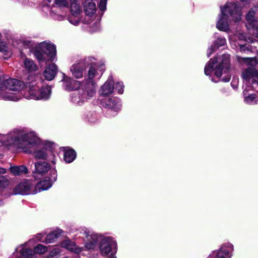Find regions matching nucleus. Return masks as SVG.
Here are the masks:
<instances>
[{
    "label": "nucleus",
    "instance_id": "obj_31",
    "mask_svg": "<svg viewBox=\"0 0 258 258\" xmlns=\"http://www.w3.org/2000/svg\"><path fill=\"white\" fill-rule=\"evenodd\" d=\"M33 251L34 253L43 254L47 251V247L42 244H39L35 247Z\"/></svg>",
    "mask_w": 258,
    "mask_h": 258
},
{
    "label": "nucleus",
    "instance_id": "obj_34",
    "mask_svg": "<svg viewBox=\"0 0 258 258\" xmlns=\"http://www.w3.org/2000/svg\"><path fill=\"white\" fill-rule=\"evenodd\" d=\"M226 44V39L223 37L218 38L214 42V46L215 47H219L225 45Z\"/></svg>",
    "mask_w": 258,
    "mask_h": 258
},
{
    "label": "nucleus",
    "instance_id": "obj_24",
    "mask_svg": "<svg viewBox=\"0 0 258 258\" xmlns=\"http://www.w3.org/2000/svg\"><path fill=\"white\" fill-rule=\"evenodd\" d=\"M62 245L63 247L76 253H79L82 251L81 247L77 246L74 242L70 240L65 241Z\"/></svg>",
    "mask_w": 258,
    "mask_h": 258
},
{
    "label": "nucleus",
    "instance_id": "obj_12",
    "mask_svg": "<svg viewBox=\"0 0 258 258\" xmlns=\"http://www.w3.org/2000/svg\"><path fill=\"white\" fill-rule=\"evenodd\" d=\"M80 233L86 238L85 247L88 249L94 248L99 240V235L86 228L81 229Z\"/></svg>",
    "mask_w": 258,
    "mask_h": 258
},
{
    "label": "nucleus",
    "instance_id": "obj_8",
    "mask_svg": "<svg viewBox=\"0 0 258 258\" xmlns=\"http://www.w3.org/2000/svg\"><path fill=\"white\" fill-rule=\"evenodd\" d=\"M90 57L77 61L70 68L72 76L76 79H81L86 68L90 63Z\"/></svg>",
    "mask_w": 258,
    "mask_h": 258
},
{
    "label": "nucleus",
    "instance_id": "obj_27",
    "mask_svg": "<svg viewBox=\"0 0 258 258\" xmlns=\"http://www.w3.org/2000/svg\"><path fill=\"white\" fill-rule=\"evenodd\" d=\"M62 232L61 230H57L49 233L46 237L45 242L46 243H51L53 242L58 237Z\"/></svg>",
    "mask_w": 258,
    "mask_h": 258
},
{
    "label": "nucleus",
    "instance_id": "obj_48",
    "mask_svg": "<svg viewBox=\"0 0 258 258\" xmlns=\"http://www.w3.org/2000/svg\"><path fill=\"white\" fill-rule=\"evenodd\" d=\"M17 258H22L21 256H17Z\"/></svg>",
    "mask_w": 258,
    "mask_h": 258
},
{
    "label": "nucleus",
    "instance_id": "obj_13",
    "mask_svg": "<svg viewBox=\"0 0 258 258\" xmlns=\"http://www.w3.org/2000/svg\"><path fill=\"white\" fill-rule=\"evenodd\" d=\"M50 168L49 164L46 162H37L35 163V170L33 172V177L36 180H39L49 172V176H50Z\"/></svg>",
    "mask_w": 258,
    "mask_h": 258
},
{
    "label": "nucleus",
    "instance_id": "obj_46",
    "mask_svg": "<svg viewBox=\"0 0 258 258\" xmlns=\"http://www.w3.org/2000/svg\"><path fill=\"white\" fill-rule=\"evenodd\" d=\"M51 162L53 165H54L55 164V162L54 160H53Z\"/></svg>",
    "mask_w": 258,
    "mask_h": 258
},
{
    "label": "nucleus",
    "instance_id": "obj_47",
    "mask_svg": "<svg viewBox=\"0 0 258 258\" xmlns=\"http://www.w3.org/2000/svg\"><path fill=\"white\" fill-rule=\"evenodd\" d=\"M60 18L59 19V20H61L62 19V17L61 16L59 17Z\"/></svg>",
    "mask_w": 258,
    "mask_h": 258
},
{
    "label": "nucleus",
    "instance_id": "obj_43",
    "mask_svg": "<svg viewBox=\"0 0 258 258\" xmlns=\"http://www.w3.org/2000/svg\"><path fill=\"white\" fill-rule=\"evenodd\" d=\"M8 98L13 101H17L18 100V99L16 98V96L14 95H9L8 96Z\"/></svg>",
    "mask_w": 258,
    "mask_h": 258
},
{
    "label": "nucleus",
    "instance_id": "obj_10",
    "mask_svg": "<svg viewBox=\"0 0 258 258\" xmlns=\"http://www.w3.org/2000/svg\"><path fill=\"white\" fill-rule=\"evenodd\" d=\"M24 86V83L20 80L8 78L7 76L0 77V89H9L13 91L21 90Z\"/></svg>",
    "mask_w": 258,
    "mask_h": 258
},
{
    "label": "nucleus",
    "instance_id": "obj_9",
    "mask_svg": "<svg viewBox=\"0 0 258 258\" xmlns=\"http://www.w3.org/2000/svg\"><path fill=\"white\" fill-rule=\"evenodd\" d=\"M99 248L102 255L106 256L110 253L113 255L117 251V243L112 238L106 237L101 240Z\"/></svg>",
    "mask_w": 258,
    "mask_h": 258
},
{
    "label": "nucleus",
    "instance_id": "obj_15",
    "mask_svg": "<svg viewBox=\"0 0 258 258\" xmlns=\"http://www.w3.org/2000/svg\"><path fill=\"white\" fill-rule=\"evenodd\" d=\"M257 10V7L251 8L246 16V19L247 29H252L253 30L252 34L258 37V21L254 18V15Z\"/></svg>",
    "mask_w": 258,
    "mask_h": 258
},
{
    "label": "nucleus",
    "instance_id": "obj_11",
    "mask_svg": "<svg viewBox=\"0 0 258 258\" xmlns=\"http://www.w3.org/2000/svg\"><path fill=\"white\" fill-rule=\"evenodd\" d=\"M57 171L55 168L50 170V176L46 177L44 180L38 182L35 185L38 192L47 190L51 187L52 183L57 180Z\"/></svg>",
    "mask_w": 258,
    "mask_h": 258
},
{
    "label": "nucleus",
    "instance_id": "obj_49",
    "mask_svg": "<svg viewBox=\"0 0 258 258\" xmlns=\"http://www.w3.org/2000/svg\"><path fill=\"white\" fill-rule=\"evenodd\" d=\"M242 2H245L246 1V0H241Z\"/></svg>",
    "mask_w": 258,
    "mask_h": 258
},
{
    "label": "nucleus",
    "instance_id": "obj_18",
    "mask_svg": "<svg viewBox=\"0 0 258 258\" xmlns=\"http://www.w3.org/2000/svg\"><path fill=\"white\" fill-rule=\"evenodd\" d=\"M101 104L103 107L110 109L115 112L119 111L121 106L120 100L115 97L102 99L101 101Z\"/></svg>",
    "mask_w": 258,
    "mask_h": 258
},
{
    "label": "nucleus",
    "instance_id": "obj_3",
    "mask_svg": "<svg viewBox=\"0 0 258 258\" xmlns=\"http://www.w3.org/2000/svg\"><path fill=\"white\" fill-rule=\"evenodd\" d=\"M221 15L216 24V27L220 31L229 30L228 21L238 22L241 18V9L237 4L228 2L223 8H221Z\"/></svg>",
    "mask_w": 258,
    "mask_h": 258
},
{
    "label": "nucleus",
    "instance_id": "obj_37",
    "mask_svg": "<svg viewBox=\"0 0 258 258\" xmlns=\"http://www.w3.org/2000/svg\"><path fill=\"white\" fill-rule=\"evenodd\" d=\"M124 86L122 82H117L116 84L115 89L117 90L119 94H122L123 92Z\"/></svg>",
    "mask_w": 258,
    "mask_h": 258
},
{
    "label": "nucleus",
    "instance_id": "obj_30",
    "mask_svg": "<svg viewBox=\"0 0 258 258\" xmlns=\"http://www.w3.org/2000/svg\"><path fill=\"white\" fill-rule=\"evenodd\" d=\"M244 101L249 104H255L257 103L258 98L255 94H251L244 97Z\"/></svg>",
    "mask_w": 258,
    "mask_h": 258
},
{
    "label": "nucleus",
    "instance_id": "obj_44",
    "mask_svg": "<svg viewBox=\"0 0 258 258\" xmlns=\"http://www.w3.org/2000/svg\"><path fill=\"white\" fill-rule=\"evenodd\" d=\"M6 172V170L5 168L0 167V174H4Z\"/></svg>",
    "mask_w": 258,
    "mask_h": 258
},
{
    "label": "nucleus",
    "instance_id": "obj_35",
    "mask_svg": "<svg viewBox=\"0 0 258 258\" xmlns=\"http://www.w3.org/2000/svg\"><path fill=\"white\" fill-rule=\"evenodd\" d=\"M9 184V181L4 176H0V187L5 188Z\"/></svg>",
    "mask_w": 258,
    "mask_h": 258
},
{
    "label": "nucleus",
    "instance_id": "obj_42",
    "mask_svg": "<svg viewBox=\"0 0 258 258\" xmlns=\"http://www.w3.org/2000/svg\"><path fill=\"white\" fill-rule=\"evenodd\" d=\"M240 51H245L246 50H249L248 46H247L245 45H241L240 46Z\"/></svg>",
    "mask_w": 258,
    "mask_h": 258
},
{
    "label": "nucleus",
    "instance_id": "obj_41",
    "mask_svg": "<svg viewBox=\"0 0 258 258\" xmlns=\"http://www.w3.org/2000/svg\"><path fill=\"white\" fill-rule=\"evenodd\" d=\"M214 51L215 47L213 45H211V47H210L207 50V56L210 57Z\"/></svg>",
    "mask_w": 258,
    "mask_h": 258
},
{
    "label": "nucleus",
    "instance_id": "obj_21",
    "mask_svg": "<svg viewBox=\"0 0 258 258\" xmlns=\"http://www.w3.org/2000/svg\"><path fill=\"white\" fill-rule=\"evenodd\" d=\"M57 67L54 63H52L47 66L44 72V76L45 79L48 81L53 80L57 73Z\"/></svg>",
    "mask_w": 258,
    "mask_h": 258
},
{
    "label": "nucleus",
    "instance_id": "obj_14",
    "mask_svg": "<svg viewBox=\"0 0 258 258\" xmlns=\"http://www.w3.org/2000/svg\"><path fill=\"white\" fill-rule=\"evenodd\" d=\"M241 77L244 82L252 85V87L254 85H258V72L255 68L249 67L244 70Z\"/></svg>",
    "mask_w": 258,
    "mask_h": 258
},
{
    "label": "nucleus",
    "instance_id": "obj_5",
    "mask_svg": "<svg viewBox=\"0 0 258 258\" xmlns=\"http://www.w3.org/2000/svg\"><path fill=\"white\" fill-rule=\"evenodd\" d=\"M51 94L50 87L41 88L37 82L36 77L30 75L26 83L24 96L27 99L34 100L48 99Z\"/></svg>",
    "mask_w": 258,
    "mask_h": 258
},
{
    "label": "nucleus",
    "instance_id": "obj_4",
    "mask_svg": "<svg viewBox=\"0 0 258 258\" xmlns=\"http://www.w3.org/2000/svg\"><path fill=\"white\" fill-rule=\"evenodd\" d=\"M230 58L229 55L224 54L217 57L215 60L210 59L206 63L204 72L206 75H209L212 71H214L215 75L217 77H220L223 74H226L225 77L222 78L223 82H229L231 76L228 73L229 69Z\"/></svg>",
    "mask_w": 258,
    "mask_h": 258
},
{
    "label": "nucleus",
    "instance_id": "obj_33",
    "mask_svg": "<svg viewBox=\"0 0 258 258\" xmlns=\"http://www.w3.org/2000/svg\"><path fill=\"white\" fill-rule=\"evenodd\" d=\"M55 5L58 8H62L68 7V2L66 0H54Z\"/></svg>",
    "mask_w": 258,
    "mask_h": 258
},
{
    "label": "nucleus",
    "instance_id": "obj_2",
    "mask_svg": "<svg viewBox=\"0 0 258 258\" xmlns=\"http://www.w3.org/2000/svg\"><path fill=\"white\" fill-rule=\"evenodd\" d=\"M89 57L91 59L90 63L87 67L89 70L84 80L83 81L82 89L86 92V96L82 97L83 99L89 97H93L95 96L97 88L95 80L100 78L105 69L104 64L96 62L93 57Z\"/></svg>",
    "mask_w": 258,
    "mask_h": 258
},
{
    "label": "nucleus",
    "instance_id": "obj_40",
    "mask_svg": "<svg viewBox=\"0 0 258 258\" xmlns=\"http://www.w3.org/2000/svg\"><path fill=\"white\" fill-rule=\"evenodd\" d=\"M69 21L71 23H72V24H73L74 25H77L79 23V19L76 18H74L73 19L72 18L70 17L69 19Z\"/></svg>",
    "mask_w": 258,
    "mask_h": 258
},
{
    "label": "nucleus",
    "instance_id": "obj_1",
    "mask_svg": "<svg viewBox=\"0 0 258 258\" xmlns=\"http://www.w3.org/2000/svg\"><path fill=\"white\" fill-rule=\"evenodd\" d=\"M6 145H16L24 152L32 154L38 159H45L47 156L45 148L42 147L40 139L33 132L27 133L23 128H15L6 137Z\"/></svg>",
    "mask_w": 258,
    "mask_h": 258
},
{
    "label": "nucleus",
    "instance_id": "obj_26",
    "mask_svg": "<svg viewBox=\"0 0 258 258\" xmlns=\"http://www.w3.org/2000/svg\"><path fill=\"white\" fill-rule=\"evenodd\" d=\"M237 59L240 62L251 67L255 66L258 63V60L255 57H242L237 56Z\"/></svg>",
    "mask_w": 258,
    "mask_h": 258
},
{
    "label": "nucleus",
    "instance_id": "obj_19",
    "mask_svg": "<svg viewBox=\"0 0 258 258\" xmlns=\"http://www.w3.org/2000/svg\"><path fill=\"white\" fill-rule=\"evenodd\" d=\"M114 88V81L112 76H110L100 88L99 93L101 96H107L113 93Z\"/></svg>",
    "mask_w": 258,
    "mask_h": 258
},
{
    "label": "nucleus",
    "instance_id": "obj_17",
    "mask_svg": "<svg viewBox=\"0 0 258 258\" xmlns=\"http://www.w3.org/2000/svg\"><path fill=\"white\" fill-rule=\"evenodd\" d=\"M35 189V185L28 180L20 183L16 187L17 193L20 195L36 194L37 193V190Z\"/></svg>",
    "mask_w": 258,
    "mask_h": 258
},
{
    "label": "nucleus",
    "instance_id": "obj_16",
    "mask_svg": "<svg viewBox=\"0 0 258 258\" xmlns=\"http://www.w3.org/2000/svg\"><path fill=\"white\" fill-rule=\"evenodd\" d=\"M233 250L232 244L227 243L221 245L220 248L213 251L207 258H230V252Z\"/></svg>",
    "mask_w": 258,
    "mask_h": 258
},
{
    "label": "nucleus",
    "instance_id": "obj_25",
    "mask_svg": "<svg viewBox=\"0 0 258 258\" xmlns=\"http://www.w3.org/2000/svg\"><path fill=\"white\" fill-rule=\"evenodd\" d=\"M11 172L15 176H18L28 172V169L25 165L11 166Z\"/></svg>",
    "mask_w": 258,
    "mask_h": 258
},
{
    "label": "nucleus",
    "instance_id": "obj_7",
    "mask_svg": "<svg viewBox=\"0 0 258 258\" xmlns=\"http://www.w3.org/2000/svg\"><path fill=\"white\" fill-rule=\"evenodd\" d=\"M33 53L40 62L53 61L56 54V47L52 44L43 42L36 47Z\"/></svg>",
    "mask_w": 258,
    "mask_h": 258
},
{
    "label": "nucleus",
    "instance_id": "obj_36",
    "mask_svg": "<svg viewBox=\"0 0 258 258\" xmlns=\"http://www.w3.org/2000/svg\"><path fill=\"white\" fill-rule=\"evenodd\" d=\"M107 0H100L99 4V8L101 11L104 12L106 9V4Z\"/></svg>",
    "mask_w": 258,
    "mask_h": 258
},
{
    "label": "nucleus",
    "instance_id": "obj_45",
    "mask_svg": "<svg viewBox=\"0 0 258 258\" xmlns=\"http://www.w3.org/2000/svg\"><path fill=\"white\" fill-rule=\"evenodd\" d=\"M51 253H52L51 255H52L53 254H57L58 253V251L57 249H54L52 251H51Z\"/></svg>",
    "mask_w": 258,
    "mask_h": 258
},
{
    "label": "nucleus",
    "instance_id": "obj_22",
    "mask_svg": "<svg viewBox=\"0 0 258 258\" xmlns=\"http://www.w3.org/2000/svg\"><path fill=\"white\" fill-rule=\"evenodd\" d=\"M84 9L87 15L92 16L96 12L95 3L92 0H86L84 3Z\"/></svg>",
    "mask_w": 258,
    "mask_h": 258
},
{
    "label": "nucleus",
    "instance_id": "obj_39",
    "mask_svg": "<svg viewBox=\"0 0 258 258\" xmlns=\"http://www.w3.org/2000/svg\"><path fill=\"white\" fill-rule=\"evenodd\" d=\"M95 115L96 114H87L86 118L88 119V121L90 122H94L96 117Z\"/></svg>",
    "mask_w": 258,
    "mask_h": 258
},
{
    "label": "nucleus",
    "instance_id": "obj_28",
    "mask_svg": "<svg viewBox=\"0 0 258 258\" xmlns=\"http://www.w3.org/2000/svg\"><path fill=\"white\" fill-rule=\"evenodd\" d=\"M71 11L73 16H77L81 12V7L76 0H70Z\"/></svg>",
    "mask_w": 258,
    "mask_h": 258
},
{
    "label": "nucleus",
    "instance_id": "obj_38",
    "mask_svg": "<svg viewBox=\"0 0 258 258\" xmlns=\"http://www.w3.org/2000/svg\"><path fill=\"white\" fill-rule=\"evenodd\" d=\"M8 50V46L5 41L0 40V52H6Z\"/></svg>",
    "mask_w": 258,
    "mask_h": 258
},
{
    "label": "nucleus",
    "instance_id": "obj_50",
    "mask_svg": "<svg viewBox=\"0 0 258 258\" xmlns=\"http://www.w3.org/2000/svg\"><path fill=\"white\" fill-rule=\"evenodd\" d=\"M92 1H93V0H92Z\"/></svg>",
    "mask_w": 258,
    "mask_h": 258
},
{
    "label": "nucleus",
    "instance_id": "obj_20",
    "mask_svg": "<svg viewBox=\"0 0 258 258\" xmlns=\"http://www.w3.org/2000/svg\"><path fill=\"white\" fill-rule=\"evenodd\" d=\"M23 67L29 72H35L37 70L38 67L35 61L31 58L24 57L22 58Z\"/></svg>",
    "mask_w": 258,
    "mask_h": 258
},
{
    "label": "nucleus",
    "instance_id": "obj_29",
    "mask_svg": "<svg viewBox=\"0 0 258 258\" xmlns=\"http://www.w3.org/2000/svg\"><path fill=\"white\" fill-rule=\"evenodd\" d=\"M22 246V248L20 250L21 255L26 258H33L34 254V251L30 248H25L23 245Z\"/></svg>",
    "mask_w": 258,
    "mask_h": 258
},
{
    "label": "nucleus",
    "instance_id": "obj_23",
    "mask_svg": "<svg viewBox=\"0 0 258 258\" xmlns=\"http://www.w3.org/2000/svg\"><path fill=\"white\" fill-rule=\"evenodd\" d=\"M64 160L67 163L72 162L76 157V153L73 150L70 149L68 147L64 148Z\"/></svg>",
    "mask_w": 258,
    "mask_h": 258
},
{
    "label": "nucleus",
    "instance_id": "obj_32",
    "mask_svg": "<svg viewBox=\"0 0 258 258\" xmlns=\"http://www.w3.org/2000/svg\"><path fill=\"white\" fill-rule=\"evenodd\" d=\"M21 46L25 48L31 49L33 45V42L27 39H24L21 40Z\"/></svg>",
    "mask_w": 258,
    "mask_h": 258
},
{
    "label": "nucleus",
    "instance_id": "obj_6",
    "mask_svg": "<svg viewBox=\"0 0 258 258\" xmlns=\"http://www.w3.org/2000/svg\"><path fill=\"white\" fill-rule=\"evenodd\" d=\"M62 81L63 82V86L66 90H77L78 91L74 92L71 95V100L73 102L78 105H81L82 103L87 100L92 99V97H86L83 99L82 97L86 95V91L82 89L83 81L80 82L75 80L72 78L64 76Z\"/></svg>",
    "mask_w": 258,
    "mask_h": 258
}]
</instances>
